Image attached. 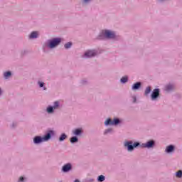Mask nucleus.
Instances as JSON below:
<instances>
[{"instance_id": "nucleus-33", "label": "nucleus", "mask_w": 182, "mask_h": 182, "mask_svg": "<svg viewBox=\"0 0 182 182\" xmlns=\"http://www.w3.org/2000/svg\"><path fill=\"white\" fill-rule=\"evenodd\" d=\"M18 182H25V177L21 176L18 179Z\"/></svg>"}, {"instance_id": "nucleus-27", "label": "nucleus", "mask_w": 182, "mask_h": 182, "mask_svg": "<svg viewBox=\"0 0 182 182\" xmlns=\"http://www.w3.org/2000/svg\"><path fill=\"white\" fill-rule=\"evenodd\" d=\"M175 176L177 178H182V170H178L175 173Z\"/></svg>"}, {"instance_id": "nucleus-10", "label": "nucleus", "mask_w": 182, "mask_h": 182, "mask_svg": "<svg viewBox=\"0 0 182 182\" xmlns=\"http://www.w3.org/2000/svg\"><path fill=\"white\" fill-rule=\"evenodd\" d=\"M176 151V146L173 144L168 145L165 149V153L166 154H171V153H174Z\"/></svg>"}, {"instance_id": "nucleus-3", "label": "nucleus", "mask_w": 182, "mask_h": 182, "mask_svg": "<svg viewBox=\"0 0 182 182\" xmlns=\"http://www.w3.org/2000/svg\"><path fill=\"white\" fill-rule=\"evenodd\" d=\"M124 147H126L127 151L129 153H132L134 151L135 149H139L140 147V141H134L132 140L125 141L124 142Z\"/></svg>"}, {"instance_id": "nucleus-34", "label": "nucleus", "mask_w": 182, "mask_h": 182, "mask_svg": "<svg viewBox=\"0 0 182 182\" xmlns=\"http://www.w3.org/2000/svg\"><path fill=\"white\" fill-rule=\"evenodd\" d=\"M87 181L88 182H95V180L93 178H88Z\"/></svg>"}, {"instance_id": "nucleus-9", "label": "nucleus", "mask_w": 182, "mask_h": 182, "mask_svg": "<svg viewBox=\"0 0 182 182\" xmlns=\"http://www.w3.org/2000/svg\"><path fill=\"white\" fill-rule=\"evenodd\" d=\"M45 141H46L45 140L44 136H36L33 137V143L34 144H41V143H44Z\"/></svg>"}, {"instance_id": "nucleus-28", "label": "nucleus", "mask_w": 182, "mask_h": 182, "mask_svg": "<svg viewBox=\"0 0 182 182\" xmlns=\"http://www.w3.org/2000/svg\"><path fill=\"white\" fill-rule=\"evenodd\" d=\"M113 132V129L112 128H108L107 129L105 130L104 132V134L106 135V134H109V133H112Z\"/></svg>"}, {"instance_id": "nucleus-1", "label": "nucleus", "mask_w": 182, "mask_h": 182, "mask_svg": "<svg viewBox=\"0 0 182 182\" xmlns=\"http://www.w3.org/2000/svg\"><path fill=\"white\" fill-rule=\"evenodd\" d=\"M105 39H112L113 41H120V36L111 30H102L95 38V41H105Z\"/></svg>"}, {"instance_id": "nucleus-22", "label": "nucleus", "mask_w": 182, "mask_h": 182, "mask_svg": "<svg viewBox=\"0 0 182 182\" xmlns=\"http://www.w3.org/2000/svg\"><path fill=\"white\" fill-rule=\"evenodd\" d=\"M151 93V87L148 86L144 91V96H149Z\"/></svg>"}, {"instance_id": "nucleus-11", "label": "nucleus", "mask_w": 182, "mask_h": 182, "mask_svg": "<svg viewBox=\"0 0 182 182\" xmlns=\"http://www.w3.org/2000/svg\"><path fill=\"white\" fill-rule=\"evenodd\" d=\"M73 136H75L76 137H80L82 134H83V129L82 128H75L73 130Z\"/></svg>"}, {"instance_id": "nucleus-18", "label": "nucleus", "mask_w": 182, "mask_h": 182, "mask_svg": "<svg viewBox=\"0 0 182 182\" xmlns=\"http://www.w3.org/2000/svg\"><path fill=\"white\" fill-rule=\"evenodd\" d=\"M37 85H38V87H40V89L43 88V90H48V88L45 87V82L38 80Z\"/></svg>"}, {"instance_id": "nucleus-37", "label": "nucleus", "mask_w": 182, "mask_h": 182, "mask_svg": "<svg viewBox=\"0 0 182 182\" xmlns=\"http://www.w3.org/2000/svg\"><path fill=\"white\" fill-rule=\"evenodd\" d=\"M2 95V89L0 87V96Z\"/></svg>"}, {"instance_id": "nucleus-35", "label": "nucleus", "mask_w": 182, "mask_h": 182, "mask_svg": "<svg viewBox=\"0 0 182 182\" xmlns=\"http://www.w3.org/2000/svg\"><path fill=\"white\" fill-rule=\"evenodd\" d=\"M90 0H83V3L84 4H87V2H89Z\"/></svg>"}, {"instance_id": "nucleus-30", "label": "nucleus", "mask_w": 182, "mask_h": 182, "mask_svg": "<svg viewBox=\"0 0 182 182\" xmlns=\"http://www.w3.org/2000/svg\"><path fill=\"white\" fill-rule=\"evenodd\" d=\"M80 84H81V85H87V80H86V79L81 80H80Z\"/></svg>"}, {"instance_id": "nucleus-16", "label": "nucleus", "mask_w": 182, "mask_h": 182, "mask_svg": "<svg viewBox=\"0 0 182 182\" xmlns=\"http://www.w3.org/2000/svg\"><path fill=\"white\" fill-rule=\"evenodd\" d=\"M66 139H68V134H66L65 133H62L58 137V141H60V143H62V141H65Z\"/></svg>"}, {"instance_id": "nucleus-12", "label": "nucleus", "mask_w": 182, "mask_h": 182, "mask_svg": "<svg viewBox=\"0 0 182 182\" xmlns=\"http://www.w3.org/2000/svg\"><path fill=\"white\" fill-rule=\"evenodd\" d=\"M141 82L139 81L135 83H134L132 86V90L134 92H136V90H140L141 89Z\"/></svg>"}, {"instance_id": "nucleus-5", "label": "nucleus", "mask_w": 182, "mask_h": 182, "mask_svg": "<svg viewBox=\"0 0 182 182\" xmlns=\"http://www.w3.org/2000/svg\"><path fill=\"white\" fill-rule=\"evenodd\" d=\"M43 137L46 141H49V140H52V139L56 137V131L53 129H48L43 135Z\"/></svg>"}, {"instance_id": "nucleus-19", "label": "nucleus", "mask_w": 182, "mask_h": 182, "mask_svg": "<svg viewBox=\"0 0 182 182\" xmlns=\"http://www.w3.org/2000/svg\"><path fill=\"white\" fill-rule=\"evenodd\" d=\"M70 142L71 143V144H75L76 143L79 142V138L76 136H73L70 139Z\"/></svg>"}, {"instance_id": "nucleus-8", "label": "nucleus", "mask_w": 182, "mask_h": 182, "mask_svg": "<svg viewBox=\"0 0 182 182\" xmlns=\"http://www.w3.org/2000/svg\"><path fill=\"white\" fill-rule=\"evenodd\" d=\"M73 170V165L70 163H67L62 166L61 171L62 173H69Z\"/></svg>"}, {"instance_id": "nucleus-13", "label": "nucleus", "mask_w": 182, "mask_h": 182, "mask_svg": "<svg viewBox=\"0 0 182 182\" xmlns=\"http://www.w3.org/2000/svg\"><path fill=\"white\" fill-rule=\"evenodd\" d=\"M164 90L166 93H171V92H174V85L171 83L167 84L165 85Z\"/></svg>"}, {"instance_id": "nucleus-32", "label": "nucleus", "mask_w": 182, "mask_h": 182, "mask_svg": "<svg viewBox=\"0 0 182 182\" xmlns=\"http://www.w3.org/2000/svg\"><path fill=\"white\" fill-rule=\"evenodd\" d=\"M16 126H18V124L16 122H13L11 125V128L15 129V127H16Z\"/></svg>"}, {"instance_id": "nucleus-4", "label": "nucleus", "mask_w": 182, "mask_h": 182, "mask_svg": "<svg viewBox=\"0 0 182 182\" xmlns=\"http://www.w3.org/2000/svg\"><path fill=\"white\" fill-rule=\"evenodd\" d=\"M139 147L141 149H148L149 150L150 149H154V147H156V141H154V139H149L146 143L141 144V142H140Z\"/></svg>"}, {"instance_id": "nucleus-29", "label": "nucleus", "mask_w": 182, "mask_h": 182, "mask_svg": "<svg viewBox=\"0 0 182 182\" xmlns=\"http://www.w3.org/2000/svg\"><path fill=\"white\" fill-rule=\"evenodd\" d=\"M131 97L132 99V103H137V97L136 95H132Z\"/></svg>"}, {"instance_id": "nucleus-31", "label": "nucleus", "mask_w": 182, "mask_h": 182, "mask_svg": "<svg viewBox=\"0 0 182 182\" xmlns=\"http://www.w3.org/2000/svg\"><path fill=\"white\" fill-rule=\"evenodd\" d=\"M26 53H28V50H23L21 52V56H25V55H26Z\"/></svg>"}, {"instance_id": "nucleus-24", "label": "nucleus", "mask_w": 182, "mask_h": 182, "mask_svg": "<svg viewBox=\"0 0 182 182\" xmlns=\"http://www.w3.org/2000/svg\"><path fill=\"white\" fill-rule=\"evenodd\" d=\"M53 107L55 110H57V109H59V107H60V102L59 101H55L53 102Z\"/></svg>"}, {"instance_id": "nucleus-21", "label": "nucleus", "mask_w": 182, "mask_h": 182, "mask_svg": "<svg viewBox=\"0 0 182 182\" xmlns=\"http://www.w3.org/2000/svg\"><path fill=\"white\" fill-rule=\"evenodd\" d=\"M12 76V71L8 70L4 73V79H9Z\"/></svg>"}, {"instance_id": "nucleus-2", "label": "nucleus", "mask_w": 182, "mask_h": 182, "mask_svg": "<svg viewBox=\"0 0 182 182\" xmlns=\"http://www.w3.org/2000/svg\"><path fill=\"white\" fill-rule=\"evenodd\" d=\"M62 41H63V38L60 37H55L47 40V41L43 44V52L46 50V48H48V49H55V48H58V46L62 43Z\"/></svg>"}, {"instance_id": "nucleus-15", "label": "nucleus", "mask_w": 182, "mask_h": 182, "mask_svg": "<svg viewBox=\"0 0 182 182\" xmlns=\"http://www.w3.org/2000/svg\"><path fill=\"white\" fill-rule=\"evenodd\" d=\"M28 38L29 39H38V38H39V33L38 31H32L30 33Z\"/></svg>"}, {"instance_id": "nucleus-23", "label": "nucleus", "mask_w": 182, "mask_h": 182, "mask_svg": "<svg viewBox=\"0 0 182 182\" xmlns=\"http://www.w3.org/2000/svg\"><path fill=\"white\" fill-rule=\"evenodd\" d=\"M120 82L122 83V85H124L125 83H127L129 82V77L124 76L120 79Z\"/></svg>"}, {"instance_id": "nucleus-38", "label": "nucleus", "mask_w": 182, "mask_h": 182, "mask_svg": "<svg viewBox=\"0 0 182 182\" xmlns=\"http://www.w3.org/2000/svg\"><path fill=\"white\" fill-rule=\"evenodd\" d=\"M159 1V2H163V1H164V0H158Z\"/></svg>"}, {"instance_id": "nucleus-25", "label": "nucleus", "mask_w": 182, "mask_h": 182, "mask_svg": "<svg viewBox=\"0 0 182 182\" xmlns=\"http://www.w3.org/2000/svg\"><path fill=\"white\" fill-rule=\"evenodd\" d=\"M105 180H106V176H105L104 175H100L97 178V181L98 182H103L105 181Z\"/></svg>"}, {"instance_id": "nucleus-39", "label": "nucleus", "mask_w": 182, "mask_h": 182, "mask_svg": "<svg viewBox=\"0 0 182 182\" xmlns=\"http://www.w3.org/2000/svg\"><path fill=\"white\" fill-rule=\"evenodd\" d=\"M59 182H62V181H60Z\"/></svg>"}, {"instance_id": "nucleus-7", "label": "nucleus", "mask_w": 182, "mask_h": 182, "mask_svg": "<svg viewBox=\"0 0 182 182\" xmlns=\"http://www.w3.org/2000/svg\"><path fill=\"white\" fill-rule=\"evenodd\" d=\"M97 55V50H87L85 52L82 58H86L87 59H90L95 58Z\"/></svg>"}, {"instance_id": "nucleus-14", "label": "nucleus", "mask_w": 182, "mask_h": 182, "mask_svg": "<svg viewBox=\"0 0 182 182\" xmlns=\"http://www.w3.org/2000/svg\"><path fill=\"white\" fill-rule=\"evenodd\" d=\"M123 120H122L120 118L114 117L112 119V126H119V124H121Z\"/></svg>"}, {"instance_id": "nucleus-26", "label": "nucleus", "mask_w": 182, "mask_h": 182, "mask_svg": "<svg viewBox=\"0 0 182 182\" xmlns=\"http://www.w3.org/2000/svg\"><path fill=\"white\" fill-rule=\"evenodd\" d=\"M72 46H73V43H72V41L68 42L64 45L65 49H70Z\"/></svg>"}, {"instance_id": "nucleus-17", "label": "nucleus", "mask_w": 182, "mask_h": 182, "mask_svg": "<svg viewBox=\"0 0 182 182\" xmlns=\"http://www.w3.org/2000/svg\"><path fill=\"white\" fill-rule=\"evenodd\" d=\"M46 112H47L48 114H52L53 113H55V108L53 107V105H48L46 109Z\"/></svg>"}, {"instance_id": "nucleus-6", "label": "nucleus", "mask_w": 182, "mask_h": 182, "mask_svg": "<svg viewBox=\"0 0 182 182\" xmlns=\"http://www.w3.org/2000/svg\"><path fill=\"white\" fill-rule=\"evenodd\" d=\"M160 89L159 88H155L152 90L151 93V100L153 102H156V100H159L160 99Z\"/></svg>"}, {"instance_id": "nucleus-36", "label": "nucleus", "mask_w": 182, "mask_h": 182, "mask_svg": "<svg viewBox=\"0 0 182 182\" xmlns=\"http://www.w3.org/2000/svg\"><path fill=\"white\" fill-rule=\"evenodd\" d=\"M74 182H80V181L79 179H75Z\"/></svg>"}, {"instance_id": "nucleus-20", "label": "nucleus", "mask_w": 182, "mask_h": 182, "mask_svg": "<svg viewBox=\"0 0 182 182\" xmlns=\"http://www.w3.org/2000/svg\"><path fill=\"white\" fill-rule=\"evenodd\" d=\"M105 126H113V120L110 118H107L105 122H104Z\"/></svg>"}]
</instances>
